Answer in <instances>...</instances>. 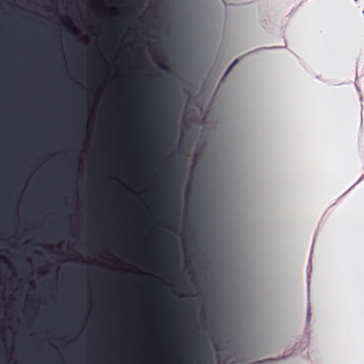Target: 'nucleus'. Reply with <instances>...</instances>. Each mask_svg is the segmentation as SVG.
Wrapping results in <instances>:
<instances>
[{
	"mask_svg": "<svg viewBox=\"0 0 364 364\" xmlns=\"http://www.w3.org/2000/svg\"><path fill=\"white\" fill-rule=\"evenodd\" d=\"M164 239L169 243V245H168V250L170 253V256L172 258L173 262L174 264H177V252L175 247L174 241L173 238L168 235H166L164 236Z\"/></svg>",
	"mask_w": 364,
	"mask_h": 364,
	"instance_id": "nucleus-1",
	"label": "nucleus"
},
{
	"mask_svg": "<svg viewBox=\"0 0 364 364\" xmlns=\"http://www.w3.org/2000/svg\"><path fill=\"white\" fill-rule=\"evenodd\" d=\"M310 316H311V313H310V307L309 306V307H308V311H307V321H309Z\"/></svg>",
	"mask_w": 364,
	"mask_h": 364,
	"instance_id": "nucleus-2",
	"label": "nucleus"
},
{
	"mask_svg": "<svg viewBox=\"0 0 364 364\" xmlns=\"http://www.w3.org/2000/svg\"><path fill=\"white\" fill-rule=\"evenodd\" d=\"M159 67L161 68V69H163V70H166V67L163 64V63H159Z\"/></svg>",
	"mask_w": 364,
	"mask_h": 364,
	"instance_id": "nucleus-3",
	"label": "nucleus"
},
{
	"mask_svg": "<svg viewBox=\"0 0 364 364\" xmlns=\"http://www.w3.org/2000/svg\"><path fill=\"white\" fill-rule=\"evenodd\" d=\"M237 63V60H235L228 68L227 70V73L233 67V65Z\"/></svg>",
	"mask_w": 364,
	"mask_h": 364,
	"instance_id": "nucleus-4",
	"label": "nucleus"
},
{
	"mask_svg": "<svg viewBox=\"0 0 364 364\" xmlns=\"http://www.w3.org/2000/svg\"><path fill=\"white\" fill-rule=\"evenodd\" d=\"M66 20H67L68 24L73 27V25H72L70 21L68 19V18H66Z\"/></svg>",
	"mask_w": 364,
	"mask_h": 364,
	"instance_id": "nucleus-5",
	"label": "nucleus"
},
{
	"mask_svg": "<svg viewBox=\"0 0 364 364\" xmlns=\"http://www.w3.org/2000/svg\"><path fill=\"white\" fill-rule=\"evenodd\" d=\"M144 63H145V65H146V67H149V65H148L147 62H146V61H145V62H144Z\"/></svg>",
	"mask_w": 364,
	"mask_h": 364,
	"instance_id": "nucleus-6",
	"label": "nucleus"
},
{
	"mask_svg": "<svg viewBox=\"0 0 364 364\" xmlns=\"http://www.w3.org/2000/svg\"><path fill=\"white\" fill-rule=\"evenodd\" d=\"M139 4V6H141V0H140V1H139V4Z\"/></svg>",
	"mask_w": 364,
	"mask_h": 364,
	"instance_id": "nucleus-7",
	"label": "nucleus"
},
{
	"mask_svg": "<svg viewBox=\"0 0 364 364\" xmlns=\"http://www.w3.org/2000/svg\"><path fill=\"white\" fill-rule=\"evenodd\" d=\"M73 31H74L75 33H77L76 30L73 29Z\"/></svg>",
	"mask_w": 364,
	"mask_h": 364,
	"instance_id": "nucleus-8",
	"label": "nucleus"
}]
</instances>
